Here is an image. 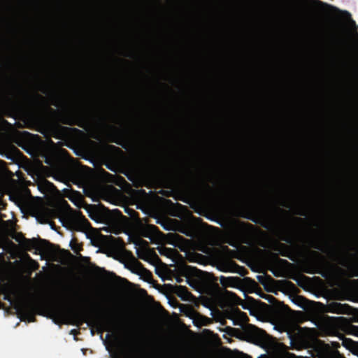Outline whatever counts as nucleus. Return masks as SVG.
I'll use <instances>...</instances> for the list:
<instances>
[{"mask_svg":"<svg viewBox=\"0 0 358 358\" xmlns=\"http://www.w3.org/2000/svg\"><path fill=\"white\" fill-rule=\"evenodd\" d=\"M123 358H180L164 343L150 350L140 342L139 332L134 328L127 329L122 342Z\"/></svg>","mask_w":358,"mask_h":358,"instance_id":"f257e3e1","label":"nucleus"},{"mask_svg":"<svg viewBox=\"0 0 358 358\" xmlns=\"http://www.w3.org/2000/svg\"><path fill=\"white\" fill-rule=\"evenodd\" d=\"M47 85H43L41 91L48 95L49 103L55 107H64V117L63 123L68 125H76L85 129L89 124L87 116L80 110L67 106L63 96L55 90H49Z\"/></svg>","mask_w":358,"mask_h":358,"instance_id":"f03ea898","label":"nucleus"},{"mask_svg":"<svg viewBox=\"0 0 358 358\" xmlns=\"http://www.w3.org/2000/svg\"><path fill=\"white\" fill-rule=\"evenodd\" d=\"M314 256L307 260L306 269L305 271L310 274H320L322 277L327 278L329 277L339 278L345 274V271L335 265H329L324 257L316 251H312Z\"/></svg>","mask_w":358,"mask_h":358,"instance_id":"7ed1b4c3","label":"nucleus"},{"mask_svg":"<svg viewBox=\"0 0 358 358\" xmlns=\"http://www.w3.org/2000/svg\"><path fill=\"white\" fill-rule=\"evenodd\" d=\"M237 314L240 322L245 323L241 325L242 334L245 338V340L262 347L271 343L273 338L264 330L247 323L249 318L245 313L238 309Z\"/></svg>","mask_w":358,"mask_h":358,"instance_id":"20e7f679","label":"nucleus"},{"mask_svg":"<svg viewBox=\"0 0 358 358\" xmlns=\"http://www.w3.org/2000/svg\"><path fill=\"white\" fill-rule=\"evenodd\" d=\"M11 237L19 243L25 250L32 251L34 249L36 250L35 253L41 252L46 249V246L51 245L48 241L45 239L27 238L22 232H15Z\"/></svg>","mask_w":358,"mask_h":358,"instance_id":"39448f33","label":"nucleus"},{"mask_svg":"<svg viewBox=\"0 0 358 358\" xmlns=\"http://www.w3.org/2000/svg\"><path fill=\"white\" fill-rule=\"evenodd\" d=\"M54 313L59 317H62L67 320L66 323L76 324L78 325L83 324L88 318L89 315L84 308L70 309L69 311H64L60 306H55Z\"/></svg>","mask_w":358,"mask_h":358,"instance_id":"423d86ee","label":"nucleus"},{"mask_svg":"<svg viewBox=\"0 0 358 358\" xmlns=\"http://www.w3.org/2000/svg\"><path fill=\"white\" fill-rule=\"evenodd\" d=\"M348 326V320L343 317H327L323 331L327 335L340 337L342 335L341 331H345Z\"/></svg>","mask_w":358,"mask_h":358,"instance_id":"0eeeda50","label":"nucleus"},{"mask_svg":"<svg viewBox=\"0 0 358 358\" xmlns=\"http://www.w3.org/2000/svg\"><path fill=\"white\" fill-rule=\"evenodd\" d=\"M96 322L101 331L112 332L117 329V315L111 309L101 317L97 318Z\"/></svg>","mask_w":358,"mask_h":358,"instance_id":"6e6552de","label":"nucleus"},{"mask_svg":"<svg viewBox=\"0 0 358 358\" xmlns=\"http://www.w3.org/2000/svg\"><path fill=\"white\" fill-rule=\"evenodd\" d=\"M248 231L243 224L234 227L229 232L227 243L237 248L241 243H247Z\"/></svg>","mask_w":358,"mask_h":358,"instance_id":"1a4fd4ad","label":"nucleus"},{"mask_svg":"<svg viewBox=\"0 0 358 358\" xmlns=\"http://www.w3.org/2000/svg\"><path fill=\"white\" fill-rule=\"evenodd\" d=\"M262 297L271 303V310L276 316H282L290 310L287 306L278 301L276 298L272 295L264 294Z\"/></svg>","mask_w":358,"mask_h":358,"instance_id":"9d476101","label":"nucleus"},{"mask_svg":"<svg viewBox=\"0 0 358 358\" xmlns=\"http://www.w3.org/2000/svg\"><path fill=\"white\" fill-rule=\"evenodd\" d=\"M217 268L223 272H237L243 275L241 270H244V268L240 266L235 262L231 259H226L220 262L217 265Z\"/></svg>","mask_w":358,"mask_h":358,"instance_id":"9b49d317","label":"nucleus"},{"mask_svg":"<svg viewBox=\"0 0 358 358\" xmlns=\"http://www.w3.org/2000/svg\"><path fill=\"white\" fill-rule=\"evenodd\" d=\"M187 178L189 182L194 186H203L210 188V186L201 174L194 173L189 169L187 170Z\"/></svg>","mask_w":358,"mask_h":358,"instance_id":"f8f14e48","label":"nucleus"},{"mask_svg":"<svg viewBox=\"0 0 358 358\" xmlns=\"http://www.w3.org/2000/svg\"><path fill=\"white\" fill-rule=\"evenodd\" d=\"M249 280V278L241 279L239 277H224L220 276V281L224 287H240L243 285V281Z\"/></svg>","mask_w":358,"mask_h":358,"instance_id":"ddd939ff","label":"nucleus"},{"mask_svg":"<svg viewBox=\"0 0 358 358\" xmlns=\"http://www.w3.org/2000/svg\"><path fill=\"white\" fill-rule=\"evenodd\" d=\"M352 307L348 304H342L338 302H332L327 306V311L337 314H349Z\"/></svg>","mask_w":358,"mask_h":358,"instance_id":"4468645a","label":"nucleus"},{"mask_svg":"<svg viewBox=\"0 0 358 358\" xmlns=\"http://www.w3.org/2000/svg\"><path fill=\"white\" fill-rule=\"evenodd\" d=\"M273 249L278 252L281 256L287 257L292 261L294 260V255L290 245L282 243H277Z\"/></svg>","mask_w":358,"mask_h":358,"instance_id":"2eb2a0df","label":"nucleus"},{"mask_svg":"<svg viewBox=\"0 0 358 358\" xmlns=\"http://www.w3.org/2000/svg\"><path fill=\"white\" fill-rule=\"evenodd\" d=\"M17 311L28 322H33L35 321L34 309L31 305L24 303L18 308Z\"/></svg>","mask_w":358,"mask_h":358,"instance_id":"dca6fc26","label":"nucleus"},{"mask_svg":"<svg viewBox=\"0 0 358 358\" xmlns=\"http://www.w3.org/2000/svg\"><path fill=\"white\" fill-rule=\"evenodd\" d=\"M95 124H96V127L99 128V129H103V127H110V128H112L113 129H114L115 131L117 130V129L116 127L108 124L106 119L103 117H99L96 120Z\"/></svg>","mask_w":358,"mask_h":358,"instance_id":"f3484780","label":"nucleus"},{"mask_svg":"<svg viewBox=\"0 0 358 358\" xmlns=\"http://www.w3.org/2000/svg\"><path fill=\"white\" fill-rule=\"evenodd\" d=\"M176 294L180 297H185L190 294L185 286L179 285L176 287Z\"/></svg>","mask_w":358,"mask_h":358,"instance_id":"a211bd4d","label":"nucleus"},{"mask_svg":"<svg viewBox=\"0 0 358 358\" xmlns=\"http://www.w3.org/2000/svg\"><path fill=\"white\" fill-rule=\"evenodd\" d=\"M89 215L91 217V219L96 220V221H103V212L100 210H96L95 212H90Z\"/></svg>","mask_w":358,"mask_h":358,"instance_id":"6ab92c4d","label":"nucleus"},{"mask_svg":"<svg viewBox=\"0 0 358 358\" xmlns=\"http://www.w3.org/2000/svg\"><path fill=\"white\" fill-rule=\"evenodd\" d=\"M125 212L133 219L135 220H137L139 219V215L138 213L136 212L135 210L130 208H126Z\"/></svg>","mask_w":358,"mask_h":358,"instance_id":"aec40b11","label":"nucleus"},{"mask_svg":"<svg viewBox=\"0 0 358 358\" xmlns=\"http://www.w3.org/2000/svg\"><path fill=\"white\" fill-rule=\"evenodd\" d=\"M343 341V345L348 349H351L354 347L355 343L350 338H341Z\"/></svg>","mask_w":358,"mask_h":358,"instance_id":"412c9836","label":"nucleus"},{"mask_svg":"<svg viewBox=\"0 0 358 358\" xmlns=\"http://www.w3.org/2000/svg\"><path fill=\"white\" fill-rule=\"evenodd\" d=\"M120 351H114L110 353V358H123V354L122 352V343L120 344Z\"/></svg>","mask_w":358,"mask_h":358,"instance_id":"4be33fe9","label":"nucleus"},{"mask_svg":"<svg viewBox=\"0 0 358 358\" xmlns=\"http://www.w3.org/2000/svg\"><path fill=\"white\" fill-rule=\"evenodd\" d=\"M188 268H189V266H185V267L181 268L180 272L182 273V275L181 276H179V275L176 276V280L177 282H181L183 280L182 277L187 278V271Z\"/></svg>","mask_w":358,"mask_h":358,"instance_id":"5701e85b","label":"nucleus"},{"mask_svg":"<svg viewBox=\"0 0 358 358\" xmlns=\"http://www.w3.org/2000/svg\"><path fill=\"white\" fill-rule=\"evenodd\" d=\"M159 252L162 255H166L167 257H171L173 252V250L167 248H162L159 249Z\"/></svg>","mask_w":358,"mask_h":358,"instance_id":"b1692460","label":"nucleus"},{"mask_svg":"<svg viewBox=\"0 0 358 358\" xmlns=\"http://www.w3.org/2000/svg\"><path fill=\"white\" fill-rule=\"evenodd\" d=\"M325 247L329 250L333 255L337 256L338 251L336 248L330 246L327 243H325Z\"/></svg>","mask_w":358,"mask_h":358,"instance_id":"393cba45","label":"nucleus"},{"mask_svg":"<svg viewBox=\"0 0 358 358\" xmlns=\"http://www.w3.org/2000/svg\"><path fill=\"white\" fill-rule=\"evenodd\" d=\"M312 247L317 250H322V251L324 250V245L321 243H319V242H315V243H313Z\"/></svg>","mask_w":358,"mask_h":358,"instance_id":"a878e982","label":"nucleus"},{"mask_svg":"<svg viewBox=\"0 0 358 358\" xmlns=\"http://www.w3.org/2000/svg\"><path fill=\"white\" fill-rule=\"evenodd\" d=\"M351 276L358 277V264L355 265L352 268V275Z\"/></svg>","mask_w":358,"mask_h":358,"instance_id":"bb28decb","label":"nucleus"},{"mask_svg":"<svg viewBox=\"0 0 358 358\" xmlns=\"http://www.w3.org/2000/svg\"><path fill=\"white\" fill-rule=\"evenodd\" d=\"M44 162L45 164L51 166L54 162V159L50 156H45Z\"/></svg>","mask_w":358,"mask_h":358,"instance_id":"cd10ccee","label":"nucleus"},{"mask_svg":"<svg viewBox=\"0 0 358 358\" xmlns=\"http://www.w3.org/2000/svg\"><path fill=\"white\" fill-rule=\"evenodd\" d=\"M295 213L296 215H301V216H306V210L304 209V208H300L299 209H298Z\"/></svg>","mask_w":358,"mask_h":358,"instance_id":"c85d7f7f","label":"nucleus"},{"mask_svg":"<svg viewBox=\"0 0 358 358\" xmlns=\"http://www.w3.org/2000/svg\"><path fill=\"white\" fill-rule=\"evenodd\" d=\"M281 239L287 243H289V244L292 243V238L290 236H285L282 237Z\"/></svg>","mask_w":358,"mask_h":358,"instance_id":"c756f323","label":"nucleus"},{"mask_svg":"<svg viewBox=\"0 0 358 358\" xmlns=\"http://www.w3.org/2000/svg\"><path fill=\"white\" fill-rule=\"evenodd\" d=\"M45 185L48 188V189H50L52 187H55L54 185L48 180L45 181Z\"/></svg>","mask_w":358,"mask_h":358,"instance_id":"7c9ffc66","label":"nucleus"},{"mask_svg":"<svg viewBox=\"0 0 358 358\" xmlns=\"http://www.w3.org/2000/svg\"><path fill=\"white\" fill-rule=\"evenodd\" d=\"M6 206V203L0 200V210H3Z\"/></svg>","mask_w":358,"mask_h":358,"instance_id":"2f4dec72","label":"nucleus"},{"mask_svg":"<svg viewBox=\"0 0 358 358\" xmlns=\"http://www.w3.org/2000/svg\"><path fill=\"white\" fill-rule=\"evenodd\" d=\"M36 97L37 98V99L40 100L42 102H45V99L43 96H41V95H39V94H36Z\"/></svg>","mask_w":358,"mask_h":358,"instance_id":"473e14b6","label":"nucleus"},{"mask_svg":"<svg viewBox=\"0 0 358 358\" xmlns=\"http://www.w3.org/2000/svg\"><path fill=\"white\" fill-rule=\"evenodd\" d=\"M6 162L1 159H0V170L5 169Z\"/></svg>","mask_w":358,"mask_h":358,"instance_id":"72a5a7b5","label":"nucleus"},{"mask_svg":"<svg viewBox=\"0 0 358 358\" xmlns=\"http://www.w3.org/2000/svg\"><path fill=\"white\" fill-rule=\"evenodd\" d=\"M112 212L116 216L122 215V213L118 209L113 210Z\"/></svg>","mask_w":358,"mask_h":358,"instance_id":"f704fd0d","label":"nucleus"},{"mask_svg":"<svg viewBox=\"0 0 358 358\" xmlns=\"http://www.w3.org/2000/svg\"><path fill=\"white\" fill-rule=\"evenodd\" d=\"M223 250L226 252H229V253H232V252H234V251L233 250H231L230 249H229L228 247L225 246L223 248Z\"/></svg>","mask_w":358,"mask_h":358,"instance_id":"c9c22d12","label":"nucleus"},{"mask_svg":"<svg viewBox=\"0 0 358 358\" xmlns=\"http://www.w3.org/2000/svg\"><path fill=\"white\" fill-rule=\"evenodd\" d=\"M351 328L354 331V334L358 335V327L352 326Z\"/></svg>","mask_w":358,"mask_h":358,"instance_id":"e433bc0d","label":"nucleus"},{"mask_svg":"<svg viewBox=\"0 0 358 358\" xmlns=\"http://www.w3.org/2000/svg\"><path fill=\"white\" fill-rule=\"evenodd\" d=\"M111 141H112V142H114V143H117V144H118V145H122V146H123V147H124V145H122V143L120 142V140H119V139H113V140H112Z\"/></svg>","mask_w":358,"mask_h":358,"instance_id":"4c0bfd02","label":"nucleus"},{"mask_svg":"<svg viewBox=\"0 0 358 358\" xmlns=\"http://www.w3.org/2000/svg\"><path fill=\"white\" fill-rule=\"evenodd\" d=\"M150 229H151L153 232H155V231H159L158 228H157V227L154 226V225H151V226H150Z\"/></svg>","mask_w":358,"mask_h":358,"instance_id":"58836bf2","label":"nucleus"},{"mask_svg":"<svg viewBox=\"0 0 358 358\" xmlns=\"http://www.w3.org/2000/svg\"><path fill=\"white\" fill-rule=\"evenodd\" d=\"M287 333L288 337H289L291 340H292V339H293V335H292V333L290 331H287Z\"/></svg>","mask_w":358,"mask_h":358,"instance_id":"ea45409f","label":"nucleus"},{"mask_svg":"<svg viewBox=\"0 0 358 358\" xmlns=\"http://www.w3.org/2000/svg\"><path fill=\"white\" fill-rule=\"evenodd\" d=\"M247 300L248 301H251L253 303H255L256 302V301L255 299H253L252 298H250V297H248Z\"/></svg>","mask_w":358,"mask_h":358,"instance_id":"a19ab883","label":"nucleus"},{"mask_svg":"<svg viewBox=\"0 0 358 358\" xmlns=\"http://www.w3.org/2000/svg\"><path fill=\"white\" fill-rule=\"evenodd\" d=\"M296 221H298V222H303V220L302 218H299V217H294V218Z\"/></svg>","mask_w":358,"mask_h":358,"instance_id":"79ce46f5","label":"nucleus"},{"mask_svg":"<svg viewBox=\"0 0 358 358\" xmlns=\"http://www.w3.org/2000/svg\"><path fill=\"white\" fill-rule=\"evenodd\" d=\"M18 88L22 92L27 93V92L24 90H23L21 86H18Z\"/></svg>","mask_w":358,"mask_h":358,"instance_id":"37998d69","label":"nucleus"},{"mask_svg":"<svg viewBox=\"0 0 358 358\" xmlns=\"http://www.w3.org/2000/svg\"><path fill=\"white\" fill-rule=\"evenodd\" d=\"M71 246L72 250H76V248L73 245V241L71 242Z\"/></svg>","mask_w":358,"mask_h":358,"instance_id":"c03bdc74","label":"nucleus"},{"mask_svg":"<svg viewBox=\"0 0 358 358\" xmlns=\"http://www.w3.org/2000/svg\"><path fill=\"white\" fill-rule=\"evenodd\" d=\"M278 210H279L280 212L283 213H287V212L285 210H283L280 209V208H278Z\"/></svg>","mask_w":358,"mask_h":358,"instance_id":"a18cd8bd","label":"nucleus"},{"mask_svg":"<svg viewBox=\"0 0 358 358\" xmlns=\"http://www.w3.org/2000/svg\"><path fill=\"white\" fill-rule=\"evenodd\" d=\"M281 205H282V206H286V207H287V206H288L287 205H286V203H285V201L282 202V203H281Z\"/></svg>","mask_w":358,"mask_h":358,"instance_id":"49530a36","label":"nucleus"},{"mask_svg":"<svg viewBox=\"0 0 358 358\" xmlns=\"http://www.w3.org/2000/svg\"><path fill=\"white\" fill-rule=\"evenodd\" d=\"M4 299L5 300H9V296L8 295H5Z\"/></svg>","mask_w":358,"mask_h":358,"instance_id":"de8ad7c7","label":"nucleus"},{"mask_svg":"<svg viewBox=\"0 0 358 358\" xmlns=\"http://www.w3.org/2000/svg\"><path fill=\"white\" fill-rule=\"evenodd\" d=\"M41 223H46V218H44V220H41Z\"/></svg>","mask_w":358,"mask_h":358,"instance_id":"09e8293b","label":"nucleus"},{"mask_svg":"<svg viewBox=\"0 0 358 358\" xmlns=\"http://www.w3.org/2000/svg\"><path fill=\"white\" fill-rule=\"evenodd\" d=\"M242 306H243V308L244 309H248V308L245 305H244V304H243V305H242Z\"/></svg>","mask_w":358,"mask_h":358,"instance_id":"8fccbe9b","label":"nucleus"},{"mask_svg":"<svg viewBox=\"0 0 358 358\" xmlns=\"http://www.w3.org/2000/svg\"><path fill=\"white\" fill-rule=\"evenodd\" d=\"M185 234H186L187 236H192V234H191V233H190V232H189V233H185Z\"/></svg>","mask_w":358,"mask_h":358,"instance_id":"3c124183","label":"nucleus"},{"mask_svg":"<svg viewBox=\"0 0 358 358\" xmlns=\"http://www.w3.org/2000/svg\"><path fill=\"white\" fill-rule=\"evenodd\" d=\"M279 260L281 262H287L286 260H284V259H279Z\"/></svg>","mask_w":358,"mask_h":358,"instance_id":"603ef678","label":"nucleus"},{"mask_svg":"<svg viewBox=\"0 0 358 358\" xmlns=\"http://www.w3.org/2000/svg\"><path fill=\"white\" fill-rule=\"evenodd\" d=\"M232 329V331H238V329Z\"/></svg>","mask_w":358,"mask_h":358,"instance_id":"864d4df0","label":"nucleus"},{"mask_svg":"<svg viewBox=\"0 0 358 358\" xmlns=\"http://www.w3.org/2000/svg\"><path fill=\"white\" fill-rule=\"evenodd\" d=\"M104 173L108 174V175H110L108 173H107V171H104Z\"/></svg>","mask_w":358,"mask_h":358,"instance_id":"5fc2aeb1","label":"nucleus"},{"mask_svg":"<svg viewBox=\"0 0 358 358\" xmlns=\"http://www.w3.org/2000/svg\"><path fill=\"white\" fill-rule=\"evenodd\" d=\"M236 324H238V323H236V322H234V325H236Z\"/></svg>","mask_w":358,"mask_h":358,"instance_id":"6e6d98bb","label":"nucleus"}]
</instances>
